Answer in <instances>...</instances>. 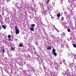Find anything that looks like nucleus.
Returning a JSON list of instances; mask_svg holds the SVG:
<instances>
[{
  "mask_svg": "<svg viewBox=\"0 0 76 76\" xmlns=\"http://www.w3.org/2000/svg\"><path fill=\"white\" fill-rule=\"evenodd\" d=\"M15 33L17 34H18L19 33V29H17V30H15Z\"/></svg>",
  "mask_w": 76,
  "mask_h": 76,
  "instance_id": "obj_1",
  "label": "nucleus"
},
{
  "mask_svg": "<svg viewBox=\"0 0 76 76\" xmlns=\"http://www.w3.org/2000/svg\"><path fill=\"white\" fill-rule=\"evenodd\" d=\"M47 50H51V46H48V48H47Z\"/></svg>",
  "mask_w": 76,
  "mask_h": 76,
  "instance_id": "obj_2",
  "label": "nucleus"
},
{
  "mask_svg": "<svg viewBox=\"0 0 76 76\" xmlns=\"http://www.w3.org/2000/svg\"><path fill=\"white\" fill-rule=\"evenodd\" d=\"M34 29H35V28L31 27L30 28V30L31 31H34Z\"/></svg>",
  "mask_w": 76,
  "mask_h": 76,
  "instance_id": "obj_3",
  "label": "nucleus"
},
{
  "mask_svg": "<svg viewBox=\"0 0 76 76\" xmlns=\"http://www.w3.org/2000/svg\"><path fill=\"white\" fill-rule=\"evenodd\" d=\"M31 26L33 28H34V26H35V24H32L31 25Z\"/></svg>",
  "mask_w": 76,
  "mask_h": 76,
  "instance_id": "obj_4",
  "label": "nucleus"
},
{
  "mask_svg": "<svg viewBox=\"0 0 76 76\" xmlns=\"http://www.w3.org/2000/svg\"><path fill=\"white\" fill-rule=\"evenodd\" d=\"M2 28H3L4 29H6V27H5V26L3 25H2Z\"/></svg>",
  "mask_w": 76,
  "mask_h": 76,
  "instance_id": "obj_5",
  "label": "nucleus"
},
{
  "mask_svg": "<svg viewBox=\"0 0 76 76\" xmlns=\"http://www.w3.org/2000/svg\"><path fill=\"white\" fill-rule=\"evenodd\" d=\"M57 16L58 17V18H59V17L60 16V14L58 13V14L57 15Z\"/></svg>",
  "mask_w": 76,
  "mask_h": 76,
  "instance_id": "obj_6",
  "label": "nucleus"
},
{
  "mask_svg": "<svg viewBox=\"0 0 76 76\" xmlns=\"http://www.w3.org/2000/svg\"><path fill=\"white\" fill-rule=\"evenodd\" d=\"M52 52H53V53H55L56 52V49H53Z\"/></svg>",
  "mask_w": 76,
  "mask_h": 76,
  "instance_id": "obj_7",
  "label": "nucleus"
},
{
  "mask_svg": "<svg viewBox=\"0 0 76 76\" xmlns=\"http://www.w3.org/2000/svg\"><path fill=\"white\" fill-rule=\"evenodd\" d=\"M53 55L55 56H57V53H56V52H54L53 53Z\"/></svg>",
  "mask_w": 76,
  "mask_h": 76,
  "instance_id": "obj_8",
  "label": "nucleus"
},
{
  "mask_svg": "<svg viewBox=\"0 0 76 76\" xmlns=\"http://www.w3.org/2000/svg\"><path fill=\"white\" fill-rule=\"evenodd\" d=\"M23 44H20L19 45V47H23Z\"/></svg>",
  "mask_w": 76,
  "mask_h": 76,
  "instance_id": "obj_9",
  "label": "nucleus"
},
{
  "mask_svg": "<svg viewBox=\"0 0 76 76\" xmlns=\"http://www.w3.org/2000/svg\"><path fill=\"white\" fill-rule=\"evenodd\" d=\"M4 50H5L4 49L2 51L3 54H4Z\"/></svg>",
  "mask_w": 76,
  "mask_h": 76,
  "instance_id": "obj_10",
  "label": "nucleus"
},
{
  "mask_svg": "<svg viewBox=\"0 0 76 76\" xmlns=\"http://www.w3.org/2000/svg\"><path fill=\"white\" fill-rule=\"evenodd\" d=\"M49 1H50V0H48V1L46 2V4H48V2Z\"/></svg>",
  "mask_w": 76,
  "mask_h": 76,
  "instance_id": "obj_11",
  "label": "nucleus"
},
{
  "mask_svg": "<svg viewBox=\"0 0 76 76\" xmlns=\"http://www.w3.org/2000/svg\"><path fill=\"white\" fill-rule=\"evenodd\" d=\"M15 29L16 30H17L18 29L17 28V26H15Z\"/></svg>",
  "mask_w": 76,
  "mask_h": 76,
  "instance_id": "obj_12",
  "label": "nucleus"
},
{
  "mask_svg": "<svg viewBox=\"0 0 76 76\" xmlns=\"http://www.w3.org/2000/svg\"><path fill=\"white\" fill-rule=\"evenodd\" d=\"M11 37V36L10 35H9L8 37L9 38H10V37Z\"/></svg>",
  "mask_w": 76,
  "mask_h": 76,
  "instance_id": "obj_13",
  "label": "nucleus"
},
{
  "mask_svg": "<svg viewBox=\"0 0 76 76\" xmlns=\"http://www.w3.org/2000/svg\"><path fill=\"white\" fill-rule=\"evenodd\" d=\"M74 47H75V48H76V45H75V44H74L73 45Z\"/></svg>",
  "mask_w": 76,
  "mask_h": 76,
  "instance_id": "obj_14",
  "label": "nucleus"
},
{
  "mask_svg": "<svg viewBox=\"0 0 76 76\" xmlns=\"http://www.w3.org/2000/svg\"><path fill=\"white\" fill-rule=\"evenodd\" d=\"M63 62H64V63L65 64V63H66V61L65 60H63Z\"/></svg>",
  "mask_w": 76,
  "mask_h": 76,
  "instance_id": "obj_15",
  "label": "nucleus"
},
{
  "mask_svg": "<svg viewBox=\"0 0 76 76\" xmlns=\"http://www.w3.org/2000/svg\"><path fill=\"white\" fill-rule=\"evenodd\" d=\"M68 32H70V29H68Z\"/></svg>",
  "mask_w": 76,
  "mask_h": 76,
  "instance_id": "obj_16",
  "label": "nucleus"
},
{
  "mask_svg": "<svg viewBox=\"0 0 76 76\" xmlns=\"http://www.w3.org/2000/svg\"><path fill=\"white\" fill-rule=\"evenodd\" d=\"M62 20H64V18H63V17H62Z\"/></svg>",
  "mask_w": 76,
  "mask_h": 76,
  "instance_id": "obj_17",
  "label": "nucleus"
},
{
  "mask_svg": "<svg viewBox=\"0 0 76 76\" xmlns=\"http://www.w3.org/2000/svg\"><path fill=\"white\" fill-rule=\"evenodd\" d=\"M11 50H15V49L13 48H11Z\"/></svg>",
  "mask_w": 76,
  "mask_h": 76,
  "instance_id": "obj_18",
  "label": "nucleus"
},
{
  "mask_svg": "<svg viewBox=\"0 0 76 76\" xmlns=\"http://www.w3.org/2000/svg\"><path fill=\"white\" fill-rule=\"evenodd\" d=\"M1 29V26L0 25V29Z\"/></svg>",
  "mask_w": 76,
  "mask_h": 76,
  "instance_id": "obj_19",
  "label": "nucleus"
},
{
  "mask_svg": "<svg viewBox=\"0 0 76 76\" xmlns=\"http://www.w3.org/2000/svg\"><path fill=\"white\" fill-rule=\"evenodd\" d=\"M9 41H10V38H9Z\"/></svg>",
  "mask_w": 76,
  "mask_h": 76,
  "instance_id": "obj_20",
  "label": "nucleus"
},
{
  "mask_svg": "<svg viewBox=\"0 0 76 76\" xmlns=\"http://www.w3.org/2000/svg\"><path fill=\"white\" fill-rule=\"evenodd\" d=\"M53 26L54 27V28H55V26L54 25H53Z\"/></svg>",
  "mask_w": 76,
  "mask_h": 76,
  "instance_id": "obj_21",
  "label": "nucleus"
},
{
  "mask_svg": "<svg viewBox=\"0 0 76 76\" xmlns=\"http://www.w3.org/2000/svg\"><path fill=\"white\" fill-rule=\"evenodd\" d=\"M1 15L0 14V17H1Z\"/></svg>",
  "mask_w": 76,
  "mask_h": 76,
  "instance_id": "obj_22",
  "label": "nucleus"
},
{
  "mask_svg": "<svg viewBox=\"0 0 76 76\" xmlns=\"http://www.w3.org/2000/svg\"><path fill=\"white\" fill-rule=\"evenodd\" d=\"M7 76V75H6V76Z\"/></svg>",
  "mask_w": 76,
  "mask_h": 76,
  "instance_id": "obj_23",
  "label": "nucleus"
}]
</instances>
